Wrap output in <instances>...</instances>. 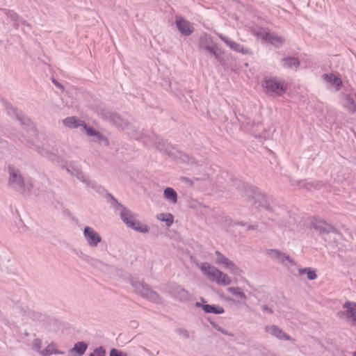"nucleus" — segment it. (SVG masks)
<instances>
[{
  "instance_id": "1",
  "label": "nucleus",
  "mask_w": 356,
  "mask_h": 356,
  "mask_svg": "<svg viewBox=\"0 0 356 356\" xmlns=\"http://www.w3.org/2000/svg\"><path fill=\"white\" fill-rule=\"evenodd\" d=\"M63 124L69 129L81 127L88 136H93L94 140L98 142L101 145L107 146L108 145V140L106 137L99 131H95L91 127H88L83 121L77 119L76 117L72 116L65 118L63 120Z\"/></svg>"
},
{
  "instance_id": "2",
  "label": "nucleus",
  "mask_w": 356,
  "mask_h": 356,
  "mask_svg": "<svg viewBox=\"0 0 356 356\" xmlns=\"http://www.w3.org/2000/svg\"><path fill=\"white\" fill-rule=\"evenodd\" d=\"M8 172V182L13 188L22 193L29 192L33 188L32 180L31 179H24L19 170L13 165H9Z\"/></svg>"
},
{
  "instance_id": "3",
  "label": "nucleus",
  "mask_w": 356,
  "mask_h": 356,
  "mask_svg": "<svg viewBox=\"0 0 356 356\" xmlns=\"http://www.w3.org/2000/svg\"><path fill=\"white\" fill-rule=\"evenodd\" d=\"M199 268L211 281L217 283L218 285L227 286L232 283L229 276L207 262L201 263Z\"/></svg>"
},
{
  "instance_id": "4",
  "label": "nucleus",
  "mask_w": 356,
  "mask_h": 356,
  "mask_svg": "<svg viewBox=\"0 0 356 356\" xmlns=\"http://www.w3.org/2000/svg\"><path fill=\"white\" fill-rule=\"evenodd\" d=\"M261 86L266 94L281 95L287 89L286 84L277 78H265Z\"/></svg>"
},
{
  "instance_id": "5",
  "label": "nucleus",
  "mask_w": 356,
  "mask_h": 356,
  "mask_svg": "<svg viewBox=\"0 0 356 356\" xmlns=\"http://www.w3.org/2000/svg\"><path fill=\"white\" fill-rule=\"evenodd\" d=\"M215 261L218 266L227 269L230 273L236 276H241L243 271L232 261L224 256L220 251L215 252Z\"/></svg>"
},
{
  "instance_id": "6",
  "label": "nucleus",
  "mask_w": 356,
  "mask_h": 356,
  "mask_svg": "<svg viewBox=\"0 0 356 356\" xmlns=\"http://www.w3.org/2000/svg\"><path fill=\"white\" fill-rule=\"evenodd\" d=\"M113 200V206L115 210L120 211V216L123 222L129 227L131 222H134L138 217V215L131 210L124 207L121 204L111 196Z\"/></svg>"
},
{
  "instance_id": "7",
  "label": "nucleus",
  "mask_w": 356,
  "mask_h": 356,
  "mask_svg": "<svg viewBox=\"0 0 356 356\" xmlns=\"http://www.w3.org/2000/svg\"><path fill=\"white\" fill-rule=\"evenodd\" d=\"M131 284L136 292L141 296L153 302H156L159 300V298L158 294L153 291L148 285L143 282L131 280Z\"/></svg>"
},
{
  "instance_id": "8",
  "label": "nucleus",
  "mask_w": 356,
  "mask_h": 356,
  "mask_svg": "<svg viewBox=\"0 0 356 356\" xmlns=\"http://www.w3.org/2000/svg\"><path fill=\"white\" fill-rule=\"evenodd\" d=\"M255 34L264 42L271 44L277 47L281 46L285 40L282 36L269 33L263 29H258L255 31Z\"/></svg>"
},
{
  "instance_id": "9",
  "label": "nucleus",
  "mask_w": 356,
  "mask_h": 356,
  "mask_svg": "<svg viewBox=\"0 0 356 356\" xmlns=\"http://www.w3.org/2000/svg\"><path fill=\"white\" fill-rule=\"evenodd\" d=\"M66 170L70 174L76 177L79 181L86 184V186L98 191V186L97 184L86 177L77 166L70 164L67 165Z\"/></svg>"
},
{
  "instance_id": "10",
  "label": "nucleus",
  "mask_w": 356,
  "mask_h": 356,
  "mask_svg": "<svg viewBox=\"0 0 356 356\" xmlns=\"http://www.w3.org/2000/svg\"><path fill=\"white\" fill-rule=\"evenodd\" d=\"M83 237L87 244L91 248H96L102 241L99 234L92 227L86 226L83 229Z\"/></svg>"
},
{
  "instance_id": "11",
  "label": "nucleus",
  "mask_w": 356,
  "mask_h": 356,
  "mask_svg": "<svg viewBox=\"0 0 356 356\" xmlns=\"http://www.w3.org/2000/svg\"><path fill=\"white\" fill-rule=\"evenodd\" d=\"M341 102L350 113L356 111V94L350 90L341 94Z\"/></svg>"
},
{
  "instance_id": "12",
  "label": "nucleus",
  "mask_w": 356,
  "mask_h": 356,
  "mask_svg": "<svg viewBox=\"0 0 356 356\" xmlns=\"http://www.w3.org/2000/svg\"><path fill=\"white\" fill-rule=\"evenodd\" d=\"M343 311L341 314L346 318L352 323L353 325L356 324V302L346 301L343 305Z\"/></svg>"
},
{
  "instance_id": "13",
  "label": "nucleus",
  "mask_w": 356,
  "mask_h": 356,
  "mask_svg": "<svg viewBox=\"0 0 356 356\" xmlns=\"http://www.w3.org/2000/svg\"><path fill=\"white\" fill-rule=\"evenodd\" d=\"M101 115L112 122L114 125L121 127L122 129H127V124L124 122L123 120L118 114L104 109L101 111Z\"/></svg>"
},
{
  "instance_id": "14",
  "label": "nucleus",
  "mask_w": 356,
  "mask_h": 356,
  "mask_svg": "<svg viewBox=\"0 0 356 356\" xmlns=\"http://www.w3.org/2000/svg\"><path fill=\"white\" fill-rule=\"evenodd\" d=\"M169 292L175 298L180 301L186 300L189 298L188 292L177 284H171L169 286Z\"/></svg>"
},
{
  "instance_id": "15",
  "label": "nucleus",
  "mask_w": 356,
  "mask_h": 356,
  "mask_svg": "<svg viewBox=\"0 0 356 356\" xmlns=\"http://www.w3.org/2000/svg\"><path fill=\"white\" fill-rule=\"evenodd\" d=\"M312 227L321 233L334 232L335 228L331 225L327 223L325 220L314 218L312 221Z\"/></svg>"
},
{
  "instance_id": "16",
  "label": "nucleus",
  "mask_w": 356,
  "mask_h": 356,
  "mask_svg": "<svg viewBox=\"0 0 356 356\" xmlns=\"http://www.w3.org/2000/svg\"><path fill=\"white\" fill-rule=\"evenodd\" d=\"M176 25L179 32L186 36L190 35L194 31L191 23L181 17H177Z\"/></svg>"
},
{
  "instance_id": "17",
  "label": "nucleus",
  "mask_w": 356,
  "mask_h": 356,
  "mask_svg": "<svg viewBox=\"0 0 356 356\" xmlns=\"http://www.w3.org/2000/svg\"><path fill=\"white\" fill-rule=\"evenodd\" d=\"M217 35L220 38V39L224 42L227 47H229L230 49L242 54H247L248 49H245L244 47L238 43L235 42L234 41L230 40L227 36L223 35L220 33H217Z\"/></svg>"
},
{
  "instance_id": "18",
  "label": "nucleus",
  "mask_w": 356,
  "mask_h": 356,
  "mask_svg": "<svg viewBox=\"0 0 356 356\" xmlns=\"http://www.w3.org/2000/svg\"><path fill=\"white\" fill-rule=\"evenodd\" d=\"M266 331L270 334L274 336L280 340H291L289 335L286 334L282 330L277 326L272 325H268L265 327Z\"/></svg>"
},
{
  "instance_id": "19",
  "label": "nucleus",
  "mask_w": 356,
  "mask_h": 356,
  "mask_svg": "<svg viewBox=\"0 0 356 356\" xmlns=\"http://www.w3.org/2000/svg\"><path fill=\"white\" fill-rule=\"evenodd\" d=\"M323 80L335 88L336 91H339L342 86L341 78L333 73L325 74L323 75Z\"/></svg>"
},
{
  "instance_id": "20",
  "label": "nucleus",
  "mask_w": 356,
  "mask_h": 356,
  "mask_svg": "<svg viewBox=\"0 0 356 356\" xmlns=\"http://www.w3.org/2000/svg\"><path fill=\"white\" fill-rule=\"evenodd\" d=\"M255 203H258L259 206H261L266 209H268L270 204V198L267 197L265 194L255 191L254 195L252 197Z\"/></svg>"
},
{
  "instance_id": "21",
  "label": "nucleus",
  "mask_w": 356,
  "mask_h": 356,
  "mask_svg": "<svg viewBox=\"0 0 356 356\" xmlns=\"http://www.w3.org/2000/svg\"><path fill=\"white\" fill-rule=\"evenodd\" d=\"M268 254L270 258L276 259L279 262L284 263L285 261H288L291 264H293V260L288 255L277 250H268Z\"/></svg>"
},
{
  "instance_id": "22",
  "label": "nucleus",
  "mask_w": 356,
  "mask_h": 356,
  "mask_svg": "<svg viewBox=\"0 0 356 356\" xmlns=\"http://www.w3.org/2000/svg\"><path fill=\"white\" fill-rule=\"evenodd\" d=\"M196 306L197 307H201L204 312L208 314H223L225 310L221 307H215L214 305H202L200 302L196 303Z\"/></svg>"
},
{
  "instance_id": "23",
  "label": "nucleus",
  "mask_w": 356,
  "mask_h": 356,
  "mask_svg": "<svg viewBox=\"0 0 356 356\" xmlns=\"http://www.w3.org/2000/svg\"><path fill=\"white\" fill-rule=\"evenodd\" d=\"M129 227L142 234H147L149 232V227L146 224L142 223L138 219L131 222Z\"/></svg>"
},
{
  "instance_id": "24",
  "label": "nucleus",
  "mask_w": 356,
  "mask_h": 356,
  "mask_svg": "<svg viewBox=\"0 0 356 356\" xmlns=\"http://www.w3.org/2000/svg\"><path fill=\"white\" fill-rule=\"evenodd\" d=\"M204 49L208 51L211 55L213 56L217 61L220 63L222 61V51L216 43L211 46L207 47V48Z\"/></svg>"
},
{
  "instance_id": "25",
  "label": "nucleus",
  "mask_w": 356,
  "mask_h": 356,
  "mask_svg": "<svg viewBox=\"0 0 356 356\" xmlns=\"http://www.w3.org/2000/svg\"><path fill=\"white\" fill-rule=\"evenodd\" d=\"M0 13L6 14L8 18H10L13 21L15 26L17 27H18L20 24L26 25L29 27V24H26V22L22 20L15 12L12 10L5 11L0 10Z\"/></svg>"
},
{
  "instance_id": "26",
  "label": "nucleus",
  "mask_w": 356,
  "mask_h": 356,
  "mask_svg": "<svg viewBox=\"0 0 356 356\" xmlns=\"http://www.w3.org/2000/svg\"><path fill=\"white\" fill-rule=\"evenodd\" d=\"M215 42L212 37L207 33H203L201 35L199 41V47L201 49H204L207 48V47L211 46L214 44Z\"/></svg>"
},
{
  "instance_id": "27",
  "label": "nucleus",
  "mask_w": 356,
  "mask_h": 356,
  "mask_svg": "<svg viewBox=\"0 0 356 356\" xmlns=\"http://www.w3.org/2000/svg\"><path fill=\"white\" fill-rule=\"evenodd\" d=\"M88 345L85 342H77L74 344V347L72 349H70V353H75L77 356H82L86 351Z\"/></svg>"
},
{
  "instance_id": "28",
  "label": "nucleus",
  "mask_w": 356,
  "mask_h": 356,
  "mask_svg": "<svg viewBox=\"0 0 356 356\" xmlns=\"http://www.w3.org/2000/svg\"><path fill=\"white\" fill-rule=\"evenodd\" d=\"M282 63L284 67L290 69H296L300 65V62L294 57L283 58Z\"/></svg>"
},
{
  "instance_id": "29",
  "label": "nucleus",
  "mask_w": 356,
  "mask_h": 356,
  "mask_svg": "<svg viewBox=\"0 0 356 356\" xmlns=\"http://www.w3.org/2000/svg\"><path fill=\"white\" fill-rule=\"evenodd\" d=\"M163 196L168 201L172 204H175L177 202V192L172 188H166L164 190Z\"/></svg>"
},
{
  "instance_id": "30",
  "label": "nucleus",
  "mask_w": 356,
  "mask_h": 356,
  "mask_svg": "<svg viewBox=\"0 0 356 356\" xmlns=\"http://www.w3.org/2000/svg\"><path fill=\"white\" fill-rule=\"evenodd\" d=\"M53 354H63V352L58 351L56 345L54 343L49 344L45 349L40 352L41 356H49Z\"/></svg>"
},
{
  "instance_id": "31",
  "label": "nucleus",
  "mask_w": 356,
  "mask_h": 356,
  "mask_svg": "<svg viewBox=\"0 0 356 356\" xmlns=\"http://www.w3.org/2000/svg\"><path fill=\"white\" fill-rule=\"evenodd\" d=\"M156 218L161 222H164L167 227H170L173 224L174 217L170 213H161L157 214Z\"/></svg>"
},
{
  "instance_id": "32",
  "label": "nucleus",
  "mask_w": 356,
  "mask_h": 356,
  "mask_svg": "<svg viewBox=\"0 0 356 356\" xmlns=\"http://www.w3.org/2000/svg\"><path fill=\"white\" fill-rule=\"evenodd\" d=\"M298 273L300 275L306 274L309 280H314L317 277L316 271L311 268H299Z\"/></svg>"
},
{
  "instance_id": "33",
  "label": "nucleus",
  "mask_w": 356,
  "mask_h": 356,
  "mask_svg": "<svg viewBox=\"0 0 356 356\" xmlns=\"http://www.w3.org/2000/svg\"><path fill=\"white\" fill-rule=\"evenodd\" d=\"M227 291L233 294L234 296L239 298L243 300H245L247 299V296L243 291V290L239 287H229Z\"/></svg>"
},
{
  "instance_id": "34",
  "label": "nucleus",
  "mask_w": 356,
  "mask_h": 356,
  "mask_svg": "<svg viewBox=\"0 0 356 356\" xmlns=\"http://www.w3.org/2000/svg\"><path fill=\"white\" fill-rule=\"evenodd\" d=\"M14 115L16 116V118L24 125H29L30 123V119L26 116L24 115L23 113L17 110L13 109Z\"/></svg>"
},
{
  "instance_id": "35",
  "label": "nucleus",
  "mask_w": 356,
  "mask_h": 356,
  "mask_svg": "<svg viewBox=\"0 0 356 356\" xmlns=\"http://www.w3.org/2000/svg\"><path fill=\"white\" fill-rule=\"evenodd\" d=\"M302 186L309 190L312 188L321 189L323 186V184L322 181H318L314 182H302Z\"/></svg>"
},
{
  "instance_id": "36",
  "label": "nucleus",
  "mask_w": 356,
  "mask_h": 356,
  "mask_svg": "<svg viewBox=\"0 0 356 356\" xmlns=\"http://www.w3.org/2000/svg\"><path fill=\"white\" fill-rule=\"evenodd\" d=\"M88 356H106V352L102 347H98Z\"/></svg>"
},
{
  "instance_id": "37",
  "label": "nucleus",
  "mask_w": 356,
  "mask_h": 356,
  "mask_svg": "<svg viewBox=\"0 0 356 356\" xmlns=\"http://www.w3.org/2000/svg\"><path fill=\"white\" fill-rule=\"evenodd\" d=\"M32 346H33V348L34 349V350H35L36 352H38L40 353V352L42 350H41V347H42L41 340L39 339H35L33 341Z\"/></svg>"
},
{
  "instance_id": "38",
  "label": "nucleus",
  "mask_w": 356,
  "mask_h": 356,
  "mask_svg": "<svg viewBox=\"0 0 356 356\" xmlns=\"http://www.w3.org/2000/svg\"><path fill=\"white\" fill-rule=\"evenodd\" d=\"M154 145L156 146L158 149H159L161 151H163L166 152L168 154H171V152L168 150V148L164 147V142L162 141L161 143L159 141L158 143H154Z\"/></svg>"
},
{
  "instance_id": "39",
  "label": "nucleus",
  "mask_w": 356,
  "mask_h": 356,
  "mask_svg": "<svg viewBox=\"0 0 356 356\" xmlns=\"http://www.w3.org/2000/svg\"><path fill=\"white\" fill-rule=\"evenodd\" d=\"M109 356H127V354L115 348H113L111 350Z\"/></svg>"
},
{
  "instance_id": "40",
  "label": "nucleus",
  "mask_w": 356,
  "mask_h": 356,
  "mask_svg": "<svg viewBox=\"0 0 356 356\" xmlns=\"http://www.w3.org/2000/svg\"><path fill=\"white\" fill-rule=\"evenodd\" d=\"M177 333L182 337L183 338H188L189 337V334H188V332L184 329V328H179L177 330Z\"/></svg>"
},
{
  "instance_id": "41",
  "label": "nucleus",
  "mask_w": 356,
  "mask_h": 356,
  "mask_svg": "<svg viewBox=\"0 0 356 356\" xmlns=\"http://www.w3.org/2000/svg\"><path fill=\"white\" fill-rule=\"evenodd\" d=\"M38 150L39 151L40 154H41L42 156H47L50 159L54 160L53 157H54V155L49 154V153L47 151H45L43 149H40L39 147H38Z\"/></svg>"
},
{
  "instance_id": "42",
  "label": "nucleus",
  "mask_w": 356,
  "mask_h": 356,
  "mask_svg": "<svg viewBox=\"0 0 356 356\" xmlns=\"http://www.w3.org/2000/svg\"><path fill=\"white\" fill-rule=\"evenodd\" d=\"M262 310L264 312H266L268 313V314H272L273 313V310L270 307H268L267 305H263L262 306Z\"/></svg>"
},
{
  "instance_id": "43",
  "label": "nucleus",
  "mask_w": 356,
  "mask_h": 356,
  "mask_svg": "<svg viewBox=\"0 0 356 356\" xmlns=\"http://www.w3.org/2000/svg\"><path fill=\"white\" fill-rule=\"evenodd\" d=\"M53 82H54V83L56 86H57L58 87H61V86H60L58 83L56 82L55 81H54Z\"/></svg>"
},
{
  "instance_id": "44",
  "label": "nucleus",
  "mask_w": 356,
  "mask_h": 356,
  "mask_svg": "<svg viewBox=\"0 0 356 356\" xmlns=\"http://www.w3.org/2000/svg\"><path fill=\"white\" fill-rule=\"evenodd\" d=\"M353 356H356V350L353 353Z\"/></svg>"
},
{
  "instance_id": "45",
  "label": "nucleus",
  "mask_w": 356,
  "mask_h": 356,
  "mask_svg": "<svg viewBox=\"0 0 356 356\" xmlns=\"http://www.w3.org/2000/svg\"><path fill=\"white\" fill-rule=\"evenodd\" d=\"M218 330H219L221 332L225 333V332H224V331H223L222 330H221V329H220V328H219Z\"/></svg>"
},
{
  "instance_id": "46",
  "label": "nucleus",
  "mask_w": 356,
  "mask_h": 356,
  "mask_svg": "<svg viewBox=\"0 0 356 356\" xmlns=\"http://www.w3.org/2000/svg\"><path fill=\"white\" fill-rule=\"evenodd\" d=\"M133 136H134L135 138H138V137H137L136 136L133 135Z\"/></svg>"
}]
</instances>
